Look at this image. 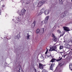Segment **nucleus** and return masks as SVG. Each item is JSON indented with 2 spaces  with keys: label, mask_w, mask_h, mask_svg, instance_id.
I'll return each instance as SVG.
<instances>
[{
  "label": "nucleus",
  "mask_w": 72,
  "mask_h": 72,
  "mask_svg": "<svg viewBox=\"0 0 72 72\" xmlns=\"http://www.w3.org/2000/svg\"><path fill=\"white\" fill-rule=\"evenodd\" d=\"M42 72H47L44 69L42 71Z\"/></svg>",
  "instance_id": "obj_26"
},
{
  "label": "nucleus",
  "mask_w": 72,
  "mask_h": 72,
  "mask_svg": "<svg viewBox=\"0 0 72 72\" xmlns=\"http://www.w3.org/2000/svg\"><path fill=\"white\" fill-rule=\"evenodd\" d=\"M35 24H36V22L34 21V22L32 24V28H34L35 27Z\"/></svg>",
  "instance_id": "obj_8"
},
{
  "label": "nucleus",
  "mask_w": 72,
  "mask_h": 72,
  "mask_svg": "<svg viewBox=\"0 0 72 72\" xmlns=\"http://www.w3.org/2000/svg\"><path fill=\"white\" fill-rule=\"evenodd\" d=\"M57 49V47L56 46H54L51 48L50 49V51H57L56 50V49Z\"/></svg>",
  "instance_id": "obj_4"
},
{
  "label": "nucleus",
  "mask_w": 72,
  "mask_h": 72,
  "mask_svg": "<svg viewBox=\"0 0 72 72\" xmlns=\"http://www.w3.org/2000/svg\"><path fill=\"white\" fill-rule=\"evenodd\" d=\"M69 46V44H67V48H68V46Z\"/></svg>",
  "instance_id": "obj_29"
},
{
  "label": "nucleus",
  "mask_w": 72,
  "mask_h": 72,
  "mask_svg": "<svg viewBox=\"0 0 72 72\" xmlns=\"http://www.w3.org/2000/svg\"><path fill=\"white\" fill-rule=\"evenodd\" d=\"M35 69L34 70L35 71V72H37V71H36V69L35 68L34 69Z\"/></svg>",
  "instance_id": "obj_30"
},
{
  "label": "nucleus",
  "mask_w": 72,
  "mask_h": 72,
  "mask_svg": "<svg viewBox=\"0 0 72 72\" xmlns=\"http://www.w3.org/2000/svg\"><path fill=\"white\" fill-rule=\"evenodd\" d=\"M49 16H48L46 17L45 19L48 20L49 19Z\"/></svg>",
  "instance_id": "obj_14"
},
{
  "label": "nucleus",
  "mask_w": 72,
  "mask_h": 72,
  "mask_svg": "<svg viewBox=\"0 0 72 72\" xmlns=\"http://www.w3.org/2000/svg\"><path fill=\"white\" fill-rule=\"evenodd\" d=\"M62 59V57H61V58L59 59L56 60V62H59V61H60V60H61Z\"/></svg>",
  "instance_id": "obj_13"
},
{
  "label": "nucleus",
  "mask_w": 72,
  "mask_h": 72,
  "mask_svg": "<svg viewBox=\"0 0 72 72\" xmlns=\"http://www.w3.org/2000/svg\"><path fill=\"white\" fill-rule=\"evenodd\" d=\"M67 13H68V12H67V11H65L64 12V14H67Z\"/></svg>",
  "instance_id": "obj_24"
},
{
  "label": "nucleus",
  "mask_w": 72,
  "mask_h": 72,
  "mask_svg": "<svg viewBox=\"0 0 72 72\" xmlns=\"http://www.w3.org/2000/svg\"><path fill=\"white\" fill-rule=\"evenodd\" d=\"M47 53H48V52H47L46 51V52L45 54H47Z\"/></svg>",
  "instance_id": "obj_33"
},
{
  "label": "nucleus",
  "mask_w": 72,
  "mask_h": 72,
  "mask_svg": "<svg viewBox=\"0 0 72 72\" xmlns=\"http://www.w3.org/2000/svg\"><path fill=\"white\" fill-rule=\"evenodd\" d=\"M57 32H58V33H60V30H57Z\"/></svg>",
  "instance_id": "obj_25"
},
{
  "label": "nucleus",
  "mask_w": 72,
  "mask_h": 72,
  "mask_svg": "<svg viewBox=\"0 0 72 72\" xmlns=\"http://www.w3.org/2000/svg\"><path fill=\"white\" fill-rule=\"evenodd\" d=\"M1 10L0 9V15H1Z\"/></svg>",
  "instance_id": "obj_27"
},
{
  "label": "nucleus",
  "mask_w": 72,
  "mask_h": 72,
  "mask_svg": "<svg viewBox=\"0 0 72 72\" xmlns=\"http://www.w3.org/2000/svg\"><path fill=\"white\" fill-rule=\"evenodd\" d=\"M67 56V55H65L64 56V58H65V57H66V56Z\"/></svg>",
  "instance_id": "obj_32"
},
{
  "label": "nucleus",
  "mask_w": 72,
  "mask_h": 72,
  "mask_svg": "<svg viewBox=\"0 0 72 72\" xmlns=\"http://www.w3.org/2000/svg\"><path fill=\"white\" fill-rule=\"evenodd\" d=\"M45 9L44 8H42L40 11V12L42 13H44V12H45Z\"/></svg>",
  "instance_id": "obj_11"
},
{
  "label": "nucleus",
  "mask_w": 72,
  "mask_h": 72,
  "mask_svg": "<svg viewBox=\"0 0 72 72\" xmlns=\"http://www.w3.org/2000/svg\"><path fill=\"white\" fill-rule=\"evenodd\" d=\"M58 58H59V59H60V57H59Z\"/></svg>",
  "instance_id": "obj_37"
},
{
  "label": "nucleus",
  "mask_w": 72,
  "mask_h": 72,
  "mask_svg": "<svg viewBox=\"0 0 72 72\" xmlns=\"http://www.w3.org/2000/svg\"><path fill=\"white\" fill-rule=\"evenodd\" d=\"M40 31L39 29H37L36 31V33H39V32H40V33L41 35L44 32V29L42 28V29L40 30Z\"/></svg>",
  "instance_id": "obj_1"
},
{
  "label": "nucleus",
  "mask_w": 72,
  "mask_h": 72,
  "mask_svg": "<svg viewBox=\"0 0 72 72\" xmlns=\"http://www.w3.org/2000/svg\"><path fill=\"white\" fill-rule=\"evenodd\" d=\"M51 36L52 37H53V38H54V37H55V36L54 35V34L53 33L52 34Z\"/></svg>",
  "instance_id": "obj_21"
},
{
  "label": "nucleus",
  "mask_w": 72,
  "mask_h": 72,
  "mask_svg": "<svg viewBox=\"0 0 72 72\" xmlns=\"http://www.w3.org/2000/svg\"><path fill=\"white\" fill-rule=\"evenodd\" d=\"M54 64H55L52 63L50 66V69L51 70H53V67L54 66Z\"/></svg>",
  "instance_id": "obj_7"
},
{
  "label": "nucleus",
  "mask_w": 72,
  "mask_h": 72,
  "mask_svg": "<svg viewBox=\"0 0 72 72\" xmlns=\"http://www.w3.org/2000/svg\"><path fill=\"white\" fill-rule=\"evenodd\" d=\"M48 20L45 19L44 21L45 24H46L48 23Z\"/></svg>",
  "instance_id": "obj_17"
},
{
  "label": "nucleus",
  "mask_w": 72,
  "mask_h": 72,
  "mask_svg": "<svg viewBox=\"0 0 72 72\" xmlns=\"http://www.w3.org/2000/svg\"><path fill=\"white\" fill-rule=\"evenodd\" d=\"M66 42V41H64V42Z\"/></svg>",
  "instance_id": "obj_36"
},
{
  "label": "nucleus",
  "mask_w": 72,
  "mask_h": 72,
  "mask_svg": "<svg viewBox=\"0 0 72 72\" xmlns=\"http://www.w3.org/2000/svg\"><path fill=\"white\" fill-rule=\"evenodd\" d=\"M3 7H5V5H3L2 6Z\"/></svg>",
  "instance_id": "obj_34"
},
{
  "label": "nucleus",
  "mask_w": 72,
  "mask_h": 72,
  "mask_svg": "<svg viewBox=\"0 0 72 72\" xmlns=\"http://www.w3.org/2000/svg\"><path fill=\"white\" fill-rule=\"evenodd\" d=\"M61 15H62V16H61V18H63V17H64V14H63V13L62 14H61Z\"/></svg>",
  "instance_id": "obj_23"
},
{
  "label": "nucleus",
  "mask_w": 72,
  "mask_h": 72,
  "mask_svg": "<svg viewBox=\"0 0 72 72\" xmlns=\"http://www.w3.org/2000/svg\"><path fill=\"white\" fill-rule=\"evenodd\" d=\"M63 28H64V30L66 31H70V30L69 29V28L66 26H64L63 27Z\"/></svg>",
  "instance_id": "obj_6"
},
{
  "label": "nucleus",
  "mask_w": 72,
  "mask_h": 72,
  "mask_svg": "<svg viewBox=\"0 0 72 72\" xmlns=\"http://www.w3.org/2000/svg\"><path fill=\"white\" fill-rule=\"evenodd\" d=\"M42 14V13H41V11H40V12L39 14V15H41V14Z\"/></svg>",
  "instance_id": "obj_28"
},
{
  "label": "nucleus",
  "mask_w": 72,
  "mask_h": 72,
  "mask_svg": "<svg viewBox=\"0 0 72 72\" xmlns=\"http://www.w3.org/2000/svg\"><path fill=\"white\" fill-rule=\"evenodd\" d=\"M46 2L44 0L41 1L38 4V6H39V7L41 6H42V5L45 4Z\"/></svg>",
  "instance_id": "obj_2"
},
{
  "label": "nucleus",
  "mask_w": 72,
  "mask_h": 72,
  "mask_svg": "<svg viewBox=\"0 0 72 72\" xmlns=\"http://www.w3.org/2000/svg\"><path fill=\"white\" fill-rule=\"evenodd\" d=\"M16 39H19V38H20V37H21V35H20L19 34L17 35V36H16Z\"/></svg>",
  "instance_id": "obj_12"
},
{
  "label": "nucleus",
  "mask_w": 72,
  "mask_h": 72,
  "mask_svg": "<svg viewBox=\"0 0 72 72\" xmlns=\"http://www.w3.org/2000/svg\"><path fill=\"white\" fill-rule=\"evenodd\" d=\"M53 38H54V40L55 41H57V37H55Z\"/></svg>",
  "instance_id": "obj_20"
},
{
  "label": "nucleus",
  "mask_w": 72,
  "mask_h": 72,
  "mask_svg": "<svg viewBox=\"0 0 72 72\" xmlns=\"http://www.w3.org/2000/svg\"><path fill=\"white\" fill-rule=\"evenodd\" d=\"M46 51H47V52H48V50H48V49H47V48H46Z\"/></svg>",
  "instance_id": "obj_31"
},
{
  "label": "nucleus",
  "mask_w": 72,
  "mask_h": 72,
  "mask_svg": "<svg viewBox=\"0 0 72 72\" xmlns=\"http://www.w3.org/2000/svg\"><path fill=\"white\" fill-rule=\"evenodd\" d=\"M26 10H25V9H22L21 11V14H20L19 15L20 16L21 15H24L25 14H26Z\"/></svg>",
  "instance_id": "obj_3"
},
{
  "label": "nucleus",
  "mask_w": 72,
  "mask_h": 72,
  "mask_svg": "<svg viewBox=\"0 0 72 72\" xmlns=\"http://www.w3.org/2000/svg\"><path fill=\"white\" fill-rule=\"evenodd\" d=\"M63 48V46H60L59 47V49L60 50H61V49H62Z\"/></svg>",
  "instance_id": "obj_16"
},
{
  "label": "nucleus",
  "mask_w": 72,
  "mask_h": 72,
  "mask_svg": "<svg viewBox=\"0 0 72 72\" xmlns=\"http://www.w3.org/2000/svg\"><path fill=\"white\" fill-rule=\"evenodd\" d=\"M39 68L41 69H42L44 67V65L41 64V63H39Z\"/></svg>",
  "instance_id": "obj_5"
},
{
  "label": "nucleus",
  "mask_w": 72,
  "mask_h": 72,
  "mask_svg": "<svg viewBox=\"0 0 72 72\" xmlns=\"http://www.w3.org/2000/svg\"><path fill=\"white\" fill-rule=\"evenodd\" d=\"M59 65L60 66V67H62V66H63L64 65V64H62V63H60L59 64Z\"/></svg>",
  "instance_id": "obj_18"
},
{
  "label": "nucleus",
  "mask_w": 72,
  "mask_h": 72,
  "mask_svg": "<svg viewBox=\"0 0 72 72\" xmlns=\"http://www.w3.org/2000/svg\"><path fill=\"white\" fill-rule=\"evenodd\" d=\"M27 38L28 39H29V37L30 36V35H29V33H28L27 34Z\"/></svg>",
  "instance_id": "obj_19"
},
{
  "label": "nucleus",
  "mask_w": 72,
  "mask_h": 72,
  "mask_svg": "<svg viewBox=\"0 0 72 72\" xmlns=\"http://www.w3.org/2000/svg\"><path fill=\"white\" fill-rule=\"evenodd\" d=\"M56 60V59L55 58H52L51 60L50 61V62H52V63H54L55 62Z\"/></svg>",
  "instance_id": "obj_9"
},
{
  "label": "nucleus",
  "mask_w": 72,
  "mask_h": 72,
  "mask_svg": "<svg viewBox=\"0 0 72 72\" xmlns=\"http://www.w3.org/2000/svg\"><path fill=\"white\" fill-rule=\"evenodd\" d=\"M60 2V4H62L63 3L62 0H58Z\"/></svg>",
  "instance_id": "obj_22"
},
{
  "label": "nucleus",
  "mask_w": 72,
  "mask_h": 72,
  "mask_svg": "<svg viewBox=\"0 0 72 72\" xmlns=\"http://www.w3.org/2000/svg\"><path fill=\"white\" fill-rule=\"evenodd\" d=\"M18 71V72H23V70H22V68L21 69L20 68Z\"/></svg>",
  "instance_id": "obj_15"
},
{
  "label": "nucleus",
  "mask_w": 72,
  "mask_h": 72,
  "mask_svg": "<svg viewBox=\"0 0 72 72\" xmlns=\"http://www.w3.org/2000/svg\"><path fill=\"white\" fill-rule=\"evenodd\" d=\"M49 13V10H46L44 12V14L45 15H47V14H48Z\"/></svg>",
  "instance_id": "obj_10"
},
{
  "label": "nucleus",
  "mask_w": 72,
  "mask_h": 72,
  "mask_svg": "<svg viewBox=\"0 0 72 72\" xmlns=\"http://www.w3.org/2000/svg\"><path fill=\"white\" fill-rule=\"evenodd\" d=\"M28 3H28V2H27L26 3V4H28Z\"/></svg>",
  "instance_id": "obj_35"
}]
</instances>
